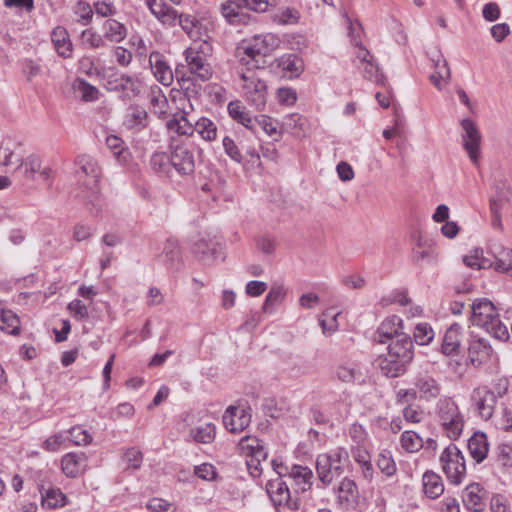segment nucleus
<instances>
[{
	"label": "nucleus",
	"instance_id": "774afa93",
	"mask_svg": "<svg viewBox=\"0 0 512 512\" xmlns=\"http://www.w3.org/2000/svg\"><path fill=\"white\" fill-rule=\"evenodd\" d=\"M147 508L151 512H175V507L171 503L160 498L150 500L147 504Z\"/></svg>",
	"mask_w": 512,
	"mask_h": 512
},
{
	"label": "nucleus",
	"instance_id": "39448f33",
	"mask_svg": "<svg viewBox=\"0 0 512 512\" xmlns=\"http://www.w3.org/2000/svg\"><path fill=\"white\" fill-rule=\"evenodd\" d=\"M347 458L348 453L344 448L318 455L316 472L319 481L324 486H329L335 479L341 477L344 473V463Z\"/></svg>",
	"mask_w": 512,
	"mask_h": 512
},
{
	"label": "nucleus",
	"instance_id": "a878e982",
	"mask_svg": "<svg viewBox=\"0 0 512 512\" xmlns=\"http://www.w3.org/2000/svg\"><path fill=\"white\" fill-rule=\"evenodd\" d=\"M123 124L128 129L140 131L148 125V113L139 105H131L126 111Z\"/></svg>",
	"mask_w": 512,
	"mask_h": 512
},
{
	"label": "nucleus",
	"instance_id": "680f3d73",
	"mask_svg": "<svg viewBox=\"0 0 512 512\" xmlns=\"http://www.w3.org/2000/svg\"><path fill=\"white\" fill-rule=\"evenodd\" d=\"M123 462L127 469H139L143 462V454L135 447L129 448L123 454Z\"/></svg>",
	"mask_w": 512,
	"mask_h": 512
},
{
	"label": "nucleus",
	"instance_id": "f8f14e48",
	"mask_svg": "<svg viewBox=\"0 0 512 512\" xmlns=\"http://www.w3.org/2000/svg\"><path fill=\"white\" fill-rule=\"evenodd\" d=\"M173 169L180 175H190L195 170L194 146L185 141H173L171 144Z\"/></svg>",
	"mask_w": 512,
	"mask_h": 512
},
{
	"label": "nucleus",
	"instance_id": "8fccbe9b",
	"mask_svg": "<svg viewBox=\"0 0 512 512\" xmlns=\"http://www.w3.org/2000/svg\"><path fill=\"white\" fill-rule=\"evenodd\" d=\"M401 446L407 452H417L423 447V440L414 431L406 430L401 436Z\"/></svg>",
	"mask_w": 512,
	"mask_h": 512
},
{
	"label": "nucleus",
	"instance_id": "a211bd4d",
	"mask_svg": "<svg viewBox=\"0 0 512 512\" xmlns=\"http://www.w3.org/2000/svg\"><path fill=\"white\" fill-rule=\"evenodd\" d=\"M494 350L490 343L481 337H474L469 342L468 355L474 366L487 363L493 356Z\"/></svg>",
	"mask_w": 512,
	"mask_h": 512
},
{
	"label": "nucleus",
	"instance_id": "f03ea898",
	"mask_svg": "<svg viewBox=\"0 0 512 512\" xmlns=\"http://www.w3.org/2000/svg\"><path fill=\"white\" fill-rule=\"evenodd\" d=\"M76 164L78 178H87L81 185V190L76 197L85 203V205L94 214L101 211L99 180L101 169L98 162L90 155H80L77 157Z\"/></svg>",
	"mask_w": 512,
	"mask_h": 512
},
{
	"label": "nucleus",
	"instance_id": "4be33fe9",
	"mask_svg": "<svg viewBox=\"0 0 512 512\" xmlns=\"http://www.w3.org/2000/svg\"><path fill=\"white\" fill-rule=\"evenodd\" d=\"M486 491L479 483L469 484L463 492L464 506L471 511L480 512L485 507Z\"/></svg>",
	"mask_w": 512,
	"mask_h": 512
},
{
	"label": "nucleus",
	"instance_id": "09e8293b",
	"mask_svg": "<svg viewBox=\"0 0 512 512\" xmlns=\"http://www.w3.org/2000/svg\"><path fill=\"white\" fill-rule=\"evenodd\" d=\"M118 87H120L119 92H122L125 98H132L140 93L139 81L126 74L120 75V84Z\"/></svg>",
	"mask_w": 512,
	"mask_h": 512
},
{
	"label": "nucleus",
	"instance_id": "bf43d9fd",
	"mask_svg": "<svg viewBox=\"0 0 512 512\" xmlns=\"http://www.w3.org/2000/svg\"><path fill=\"white\" fill-rule=\"evenodd\" d=\"M434 338V331L427 323H419L414 329V339L419 345H427Z\"/></svg>",
	"mask_w": 512,
	"mask_h": 512
},
{
	"label": "nucleus",
	"instance_id": "c03bdc74",
	"mask_svg": "<svg viewBox=\"0 0 512 512\" xmlns=\"http://www.w3.org/2000/svg\"><path fill=\"white\" fill-rule=\"evenodd\" d=\"M349 29L354 45L359 48V51L356 55L357 59H359L362 64L372 61V56L370 55V52L366 48H364L361 44V41L357 39L360 37V32L362 31L361 24L358 22L355 24L350 23Z\"/></svg>",
	"mask_w": 512,
	"mask_h": 512
},
{
	"label": "nucleus",
	"instance_id": "4468645a",
	"mask_svg": "<svg viewBox=\"0 0 512 512\" xmlns=\"http://www.w3.org/2000/svg\"><path fill=\"white\" fill-rule=\"evenodd\" d=\"M463 130L462 141L465 151L474 164L478 163L480 157L481 134L476 124L470 119H463L460 122Z\"/></svg>",
	"mask_w": 512,
	"mask_h": 512
},
{
	"label": "nucleus",
	"instance_id": "9b49d317",
	"mask_svg": "<svg viewBox=\"0 0 512 512\" xmlns=\"http://www.w3.org/2000/svg\"><path fill=\"white\" fill-rule=\"evenodd\" d=\"M240 77L243 81V89L246 100L255 107L256 110L262 111L265 108L267 100V85L256 76L254 72H242Z\"/></svg>",
	"mask_w": 512,
	"mask_h": 512
},
{
	"label": "nucleus",
	"instance_id": "69168bd1",
	"mask_svg": "<svg viewBox=\"0 0 512 512\" xmlns=\"http://www.w3.org/2000/svg\"><path fill=\"white\" fill-rule=\"evenodd\" d=\"M222 143H223L225 153L233 161H235L237 163H241L243 161L242 153L232 138L226 136L223 138Z\"/></svg>",
	"mask_w": 512,
	"mask_h": 512
},
{
	"label": "nucleus",
	"instance_id": "2f4dec72",
	"mask_svg": "<svg viewBox=\"0 0 512 512\" xmlns=\"http://www.w3.org/2000/svg\"><path fill=\"white\" fill-rule=\"evenodd\" d=\"M492 252L494 257L492 267L496 271L507 273L512 270V249L495 245Z\"/></svg>",
	"mask_w": 512,
	"mask_h": 512
},
{
	"label": "nucleus",
	"instance_id": "c756f323",
	"mask_svg": "<svg viewBox=\"0 0 512 512\" xmlns=\"http://www.w3.org/2000/svg\"><path fill=\"white\" fill-rule=\"evenodd\" d=\"M461 330L462 327L455 323L452 324L446 331L443 344H442V353L445 355H454L458 354L460 350L461 344Z\"/></svg>",
	"mask_w": 512,
	"mask_h": 512
},
{
	"label": "nucleus",
	"instance_id": "412c9836",
	"mask_svg": "<svg viewBox=\"0 0 512 512\" xmlns=\"http://www.w3.org/2000/svg\"><path fill=\"white\" fill-rule=\"evenodd\" d=\"M149 63L154 76L161 84L170 86L173 83L174 73L161 53L153 51L149 56Z\"/></svg>",
	"mask_w": 512,
	"mask_h": 512
},
{
	"label": "nucleus",
	"instance_id": "603ef678",
	"mask_svg": "<svg viewBox=\"0 0 512 512\" xmlns=\"http://www.w3.org/2000/svg\"><path fill=\"white\" fill-rule=\"evenodd\" d=\"M42 500L50 508L64 505L65 495L58 488H49L45 491L40 490Z\"/></svg>",
	"mask_w": 512,
	"mask_h": 512
},
{
	"label": "nucleus",
	"instance_id": "37998d69",
	"mask_svg": "<svg viewBox=\"0 0 512 512\" xmlns=\"http://www.w3.org/2000/svg\"><path fill=\"white\" fill-rule=\"evenodd\" d=\"M279 67L284 72L289 73V77L292 78L300 75L303 70V63L296 55L289 54L280 58Z\"/></svg>",
	"mask_w": 512,
	"mask_h": 512
},
{
	"label": "nucleus",
	"instance_id": "ea45409f",
	"mask_svg": "<svg viewBox=\"0 0 512 512\" xmlns=\"http://www.w3.org/2000/svg\"><path fill=\"white\" fill-rule=\"evenodd\" d=\"M150 165L154 172L170 176L173 170L171 156L164 152H156L151 156Z\"/></svg>",
	"mask_w": 512,
	"mask_h": 512
},
{
	"label": "nucleus",
	"instance_id": "e433bc0d",
	"mask_svg": "<svg viewBox=\"0 0 512 512\" xmlns=\"http://www.w3.org/2000/svg\"><path fill=\"white\" fill-rule=\"evenodd\" d=\"M164 263L168 269L178 270L181 262L180 250L175 240L168 239L163 248Z\"/></svg>",
	"mask_w": 512,
	"mask_h": 512
},
{
	"label": "nucleus",
	"instance_id": "6e6d98bb",
	"mask_svg": "<svg viewBox=\"0 0 512 512\" xmlns=\"http://www.w3.org/2000/svg\"><path fill=\"white\" fill-rule=\"evenodd\" d=\"M216 247H210L209 243L200 240L194 245V253L202 260L204 263H210L216 259Z\"/></svg>",
	"mask_w": 512,
	"mask_h": 512
},
{
	"label": "nucleus",
	"instance_id": "052dcab7",
	"mask_svg": "<svg viewBox=\"0 0 512 512\" xmlns=\"http://www.w3.org/2000/svg\"><path fill=\"white\" fill-rule=\"evenodd\" d=\"M69 440L75 445H88L92 442L91 434L80 426H74L68 430Z\"/></svg>",
	"mask_w": 512,
	"mask_h": 512
},
{
	"label": "nucleus",
	"instance_id": "dca6fc26",
	"mask_svg": "<svg viewBox=\"0 0 512 512\" xmlns=\"http://www.w3.org/2000/svg\"><path fill=\"white\" fill-rule=\"evenodd\" d=\"M185 58L191 74L201 81H208L212 77L211 65L200 51L188 48L185 52Z\"/></svg>",
	"mask_w": 512,
	"mask_h": 512
},
{
	"label": "nucleus",
	"instance_id": "b1692460",
	"mask_svg": "<svg viewBox=\"0 0 512 512\" xmlns=\"http://www.w3.org/2000/svg\"><path fill=\"white\" fill-rule=\"evenodd\" d=\"M51 41L60 57L64 59L72 57L73 44L64 27L57 26L53 29L51 33Z\"/></svg>",
	"mask_w": 512,
	"mask_h": 512
},
{
	"label": "nucleus",
	"instance_id": "a18cd8bd",
	"mask_svg": "<svg viewBox=\"0 0 512 512\" xmlns=\"http://www.w3.org/2000/svg\"><path fill=\"white\" fill-rule=\"evenodd\" d=\"M337 378L345 383L362 381V373L357 365H340L336 371Z\"/></svg>",
	"mask_w": 512,
	"mask_h": 512
},
{
	"label": "nucleus",
	"instance_id": "7ed1b4c3",
	"mask_svg": "<svg viewBox=\"0 0 512 512\" xmlns=\"http://www.w3.org/2000/svg\"><path fill=\"white\" fill-rule=\"evenodd\" d=\"M280 45L278 36L272 33L255 35L249 40H244L236 48L235 56L239 62L247 66L251 71L259 68L260 63H264L263 58L270 55Z\"/></svg>",
	"mask_w": 512,
	"mask_h": 512
},
{
	"label": "nucleus",
	"instance_id": "20e7f679",
	"mask_svg": "<svg viewBox=\"0 0 512 512\" xmlns=\"http://www.w3.org/2000/svg\"><path fill=\"white\" fill-rule=\"evenodd\" d=\"M471 310L474 325L482 327L498 340L505 341L509 339L508 329L501 322L498 311L490 300L486 298L475 300Z\"/></svg>",
	"mask_w": 512,
	"mask_h": 512
},
{
	"label": "nucleus",
	"instance_id": "72a5a7b5",
	"mask_svg": "<svg viewBox=\"0 0 512 512\" xmlns=\"http://www.w3.org/2000/svg\"><path fill=\"white\" fill-rule=\"evenodd\" d=\"M415 386L417 387L420 398L427 401L437 398L440 395V385L430 376H423L417 379Z\"/></svg>",
	"mask_w": 512,
	"mask_h": 512
},
{
	"label": "nucleus",
	"instance_id": "423d86ee",
	"mask_svg": "<svg viewBox=\"0 0 512 512\" xmlns=\"http://www.w3.org/2000/svg\"><path fill=\"white\" fill-rule=\"evenodd\" d=\"M269 0H227L221 5L224 18L232 25H245L250 22L248 11L265 12Z\"/></svg>",
	"mask_w": 512,
	"mask_h": 512
},
{
	"label": "nucleus",
	"instance_id": "1a4fd4ad",
	"mask_svg": "<svg viewBox=\"0 0 512 512\" xmlns=\"http://www.w3.org/2000/svg\"><path fill=\"white\" fill-rule=\"evenodd\" d=\"M507 392V386L497 388V395L488 386L482 385L473 389L471 393V404L478 416L483 420H489L494 414L497 398Z\"/></svg>",
	"mask_w": 512,
	"mask_h": 512
},
{
	"label": "nucleus",
	"instance_id": "3c124183",
	"mask_svg": "<svg viewBox=\"0 0 512 512\" xmlns=\"http://www.w3.org/2000/svg\"><path fill=\"white\" fill-rule=\"evenodd\" d=\"M300 19V13L295 8H283L280 9L275 15H274V22L279 25H294L298 23Z\"/></svg>",
	"mask_w": 512,
	"mask_h": 512
},
{
	"label": "nucleus",
	"instance_id": "de8ad7c7",
	"mask_svg": "<svg viewBox=\"0 0 512 512\" xmlns=\"http://www.w3.org/2000/svg\"><path fill=\"white\" fill-rule=\"evenodd\" d=\"M285 294L286 290L283 286H272L263 303V312L270 313L275 305L283 301Z\"/></svg>",
	"mask_w": 512,
	"mask_h": 512
},
{
	"label": "nucleus",
	"instance_id": "f257e3e1",
	"mask_svg": "<svg viewBox=\"0 0 512 512\" xmlns=\"http://www.w3.org/2000/svg\"><path fill=\"white\" fill-rule=\"evenodd\" d=\"M413 341L408 334H400L399 338L388 342L387 354L376 359L381 372L390 378L403 375L414 357Z\"/></svg>",
	"mask_w": 512,
	"mask_h": 512
},
{
	"label": "nucleus",
	"instance_id": "c85d7f7f",
	"mask_svg": "<svg viewBox=\"0 0 512 512\" xmlns=\"http://www.w3.org/2000/svg\"><path fill=\"white\" fill-rule=\"evenodd\" d=\"M227 109L230 117L234 121L242 124L252 132H255V117L247 111L246 107L240 101H231L228 104Z\"/></svg>",
	"mask_w": 512,
	"mask_h": 512
},
{
	"label": "nucleus",
	"instance_id": "a19ab883",
	"mask_svg": "<svg viewBox=\"0 0 512 512\" xmlns=\"http://www.w3.org/2000/svg\"><path fill=\"white\" fill-rule=\"evenodd\" d=\"M463 262L466 266L477 269H488L493 266L492 259L484 257L483 250L480 248H475L470 254L465 255Z\"/></svg>",
	"mask_w": 512,
	"mask_h": 512
},
{
	"label": "nucleus",
	"instance_id": "2eb2a0df",
	"mask_svg": "<svg viewBox=\"0 0 512 512\" xmlns=\"http://www.w3.org/2000/svg\"><path fill=\"white\" fill-rule=\"evenodd\" d=\"M251 422V414L249 407L229 406L223 415V424L231 433L242 432L249 426Z\"/></svg>",
	"mask_w": 512,
	"mask_h": 512
},
{
	"label": "nucleus",
	"instance_id": "6ab92c4d",
	"mask_svg": "<svg viewBox=\"0 0 512 512\" xmlns=\"http://www.w3.org/2000/svg\"><path fill=\"white\" fill-rule=\"evenodd\" d=\"M287 473L293 480L295 494H304L312 488L314 475L309 467L295 464Z\"/></svg>",
	"mask_w": 512,
	"mask_h": 512
},
{
	"label": "nucleus",
	"instance_id": "bb28decb",
	"mask_svg": "<svg viewBox=\"0 0 512 512\" xmlns=\"http://www.w3.org/2000/svg\"><path fill=\"white\" fill-rule=\"evenodd\" d=\"M467 447L471 457L476 463H481L487 457L489 450L486 434L483 432H475L469 438Z\"/></svg>",
	"mask_w": 512,
	"mask_h": 512
},
{
	"label": "nucleus",
	"instance_id": "5701e85b",
	"mask_svg": "<svg viewBox=\"0 0 512 512\" xmlns=\"http://www.w3.org/2000/svg\"><path fill=\"white\" fill-rule=\"evenodd\" d=\"M433 62L434 72L429 76L431 83L441 91L443 87L449 83L451 71L447 60L441 53L431 58Z\"/></svg>",
	"mask_w": 512,
	"mask_h": 512
},
{
	"label": "nucleus",
	"instance_id": "79ce46f5",
	"mask_svg": "<svg viewBox=\"0 0 512 512\" xmlns=\"http://www.w3.org/2000/svg\"><path fill=\"white\" fill-rule=\"evenodd\" d=\"M0 329L11 335H17L20 332V320L11 310H3L0 314Z\"/></svg>",
	"mask_w": 512,
	"mask_h": 512
},
{
	"label": "nucleus",
	"instance_id": "9d476101",
	"mask_svg": "<svg viewBox=\"0 0 512 512\" xmlns=\"http://www.w3.org/2000/svg\"><path fill=\"white\" fill-rule=\"evenodd\" d=\"M265 490L275 509L279 512L283 509L297 511L300 502L293 497L287 483L281 477H275L267 481Z\"/></svg>",
	"mask_w": 512,
	"mask_h": 512
},
{
	"label": "nucleus",
	"instance_id": "4d7b16f0",
	"mask_svg": "<svg viewBox=\"0 0 512 512\" xmlns=\"http://www.w3.org/2000/svg\"><path fill=\"white\" fill-rule=\"evenodd\" d=\"M74 14L77 16V22L81 23L82 25H88L93 17V10L88 2L79 0L74 8H73Z\"/></svg>",
	"mask_w": 512,
	"mask_h": 512
},
{
	"label": "nucleus",
	"instance_id": "58836bf2",
	"mask_svg": "<svg viewBox=\"0 0 512 512\" xmlns=\"http://www.w3.org/2000/svg\"><path fill=\"white\" fill-rule=\"evenodd\" d=\"M189 435L198 443L210 444L216 436V427L212 423H205L190 429Z\"/></svg>",
	"mask_w": 512,
	"mask_h": 512
},
{
	"label": "nucleus",
	"instance_id": "ddd939ff",
	"mask_svg": "<svg viewBox=\"0 0 512 512\" xmlns=\"http://www.w3.org/2000/svg\"><path fill=\"white\" fill-rule=\"evenodd\" d=\"M413 246L411 251V260L416 265L423 263L433 265L437 262L438 252L434 241L424 237L419 232L412 235Z\"/></svg>",
	"mask_w": 512,
	"mask_h": 512
},
{
	"label": "nucleus",
	"instance_id": "0e129e2a",
	"mask_svg": "<svg viewBox=\"0 0 512 512\" xmlns=\"http://www.w3.org/2000/svg\"><path fill=\"white\" fill-rule=\"evenodd\" d=\"M67 309L70 314L78 321H82L89 316L88 307L79 299L71 301Z\"/></svg>",
	"mask_w": 512,
	"mask_h": 512
},
{
	"label": "nucleus",
	"instance_id": "e2e57ef3",
	"mask_svg": "<svg viewBox=\"0 0 512 512\" xmlns=\"http://www.w3.org/2000/svg\"><path fill=\"white\" fill-rule=\"evenodd\" d=\"M377 466L387 476H392L396 472L395 462L388 451H382L378 455Z\"/></svg>",
	"mask_w": 512,
	"mask_h": 512
},
{
	"label": "nucleus",
	"instance_id": "f3484780",
	"mask_svg": "<svg viewBox=\"0 0 512 512\" xmlns=\"http://www.w3.org/2000/svg\"><path fill=\"white\" fill-rule=\"evenodd\" d=\"M403 332V321L397 315L387 317L376 331L375 341L385 344L399 338Z\"/></svg>",
	"mask_w": 512,
	"mask_h": 512
},
{
	"label": "nucleus",
	"instance_id": "5fc2aeb1",
	"mask_svg": "<svg viewBox=\"0 0 512 512\" xmlns=\"http://www.w3.org/2000/svg\"><path fill=\"white\" fill-rule=\"evenodd\" d=\"M81 44L84 47L97 49L105 46L103 36L99 35L93 29L89 28L84 30L80 36Z\"/></svg>",
	"mask_w": 512,
	"mask_h": 512
},
{
	"label": "nucleus",
	"instance_id": "864d4df0",
	"mask_svg": "<svg viewBox=\"0 0 512 512\" xmlns=\"http://www.w3.org/2000/svg\"><path fill=\"white\" fill-rule=\"evenodd\" d=\"M255 128L260 127L267 135L274 138L275 141L279 140L281 133L277 129L276 123L272 118L266 115H260L254 118Z\"/></svg>",
	"mask_w": 512,
	"mask_h": 512
},
{
	"label": "nucleus",
	"instance_id": "6e6552de",
	"mask_svg": "<svg viewBox=\"0 0 512 512\" xmlns=\"http://www.w3.org/2000/svg\"><path fill=\"white\" fill-rule=\"evenodd\" d=\"M442 471L447 480L459 485L466 476V464L462 451L455 445H448L440 455Z\"/></svg>",
	"mask_w": 512,
	"mask_h": 512
},
{
	"label": "nucleus",
	"instance_id": "0eeeda50",
	"mask_svg": "<svg viewBox=\"0 0 512 512\" xmlns=\"http://www.w3.org/2000/svg\"><path fill=\"white\" fill-rule=\"evenodd\" d=\"M438 417L447 437L458 439L463 431L464 419L456 403L449 398L441 399L438 402Z\"/></svg>",
	"mask_w": 512,
	"mask_h": 512
},
{
	"label": "nucleus",
	"instance_id": "4c0bfd02",
	"mask_svg": "<svg viewBox=\"0 0 512 512\" xmlns=\"http://www.w3.org/2000/svg\"><path fill=\"white\" fill-rule=\"evenodd\" d=\"M41 166V159L36 155H30L26 159H21L16 168V172L21 174L27 180H33L35 178V174L40 171Z\"/></svg>",
	"mask_w": 512,
	"mask_h": 512
},
{
	"label": "nucleus",
	"instance_id": "49530a36",
	"mask_svg": "<svg viewBox=\"0 0 512 512\" xmlns=\"http://www.w3.org/2000/svg\"><path fill=\"white\" fill-rule=\"evenodd\" d=\"M195 131L206 141L215 140L217 135L215 123L206 117H202L196 121Z\"/></svg>",
	"mask_w": 512,
	"mask_h": 512
},
{
	"label": "nucleus",
	"instance_id": "f704fd0d",
	"mask_svg": "<svg viewBox=\"0 0 512 512\" xmlns=\"http://www.w3.org/2000/svg\"><path fill=\"white\" fill-rule=\"evenodd\" d=\"M104 39L111 42H121L127 35V29L124 24L115 19H107L103 23Z\"/></svg>",
	"mask_w": 512,
	"mask_h": 512
},
{
	"label": "nucleus",
	"instance_id": "473e14b6",
	"mask_svg": "<svg viewBox=\"0 0 512 512\" xmlns=\"http://www.w3.org/2000/svg\"><path fill=\"white\" fill-rule=\"evenodd\" d=\"M424 493L431 499L438 498L444 492V484L441 477L433 471H426L423 474Z\"/></svg>",
	"mask_w": 512,
	"mask_h": 512
},
{
	"label": "nucleus",
	"instance_id": "7c9ffc66",
	"mask_svg": "<svg viewBox=\"0 0 512 512\" xmlns=\"http://www.w3.org/2000/svg\"><path fill=\"white\" fill-rule=\"evenodd\" d=\"M239 445L247 457L261 462L267 459V452L259 439L245 436L240 440Z\"/></svg>",
	"mask_w": 512,
	"mask_h": 512
},
{
	"label": "nucleus",
	"instance_id": "13d9d810",
	"mask_svg": "<svg viewBox=\"0 0 512 512\" xmlns=\"http://www.w3.org/2000/svg\"><path fill=\"white\" fill-rule=\"evenodd\" d=\"M76 91L85 102H92L98 99L99 90L85 80L78 81Z\"/></svg>",
	"mask_w": 512,
	"mask_h": 512
},
{
	"label": "nucleus",
	"instance_id": "338daca9",
	"mask_svg": "<svg viewBox=\"0 0 512 512\" xmlns=\"http://www.w3.org/2000/svg\"><path fill=\"white\" fill-rule=\"evenodd\" d=\"M497 462L503 467H512V447L508 444H500L496 451Z\"/></svg>",
	"mask_w": 512,
	"mask_h": 512
},
{
	"label": "nucleus",
	"instance_id": "393cba45",
	"mask_svg": "<svg viewBox=\"0 0 512 512\" xmlns=\"http://www.w3.org/2000/svg\"><path fill=\"white\" fill-rule=\"evenodd\" d=\"M340 505H349L358 498V488L354 480L343 477L337 486L333 488Z\"/></svg>",
	"mask_w": 512,
	"mask_h": 512
},
{
	"label": "nucleus",
	"instance_id": "c9c22d12",
	"mask_svg": "<svg viewBox=\"0 0 512 512\" xmlns=\"http://www.w3.org/2000/svg\"><path fill=\"white\" fill-rule=\"evenodd\" d=\"M19 144L11 140L4 141L0 146V165L7 167L14 163H19L22 159V155L17 153L16 149L19 148Z\"/></svg>",
	"mask_w": 512,
	"mask_h": 512
},
{
	"label": "nucleus",
	"instance_id": "aec40b11",
	"mask_svg": "<svg viewBox=\"0 0 512 512\" xmlns=\"http://www.w3.org/2000/svg\"><path fill=\"white\" fill-rule=\"evenodd\" d=\"M87 461L88 457L84 452H70L62 457L61 468L67 477L75 478L86 470Z\"/></svg>",
	"mask_w": 512,
	"mask_h": 512
},
{
	"label": "nucleus",
	"instance_id": "cd10ccee",
	"mask_svg": "<svg viewBox=\"0 0 512 512\" xmlns=\"http://www.w3.org/2000/svg\"><path fill=\"white\" fill-rule=\"evenodd\" d=\"M151 13L163 24L174 25L177 12L167 5L164 0H147Z\"/></svg>",
	"mask_w": 512,
	"mask_h": 512
}]
</instances>
